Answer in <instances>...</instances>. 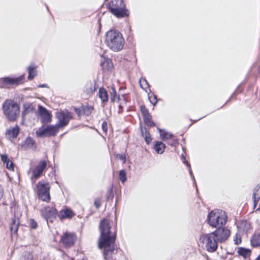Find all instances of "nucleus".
Returning a JSON list of instances; mask_svg holds the SVG:
<instances>
[{"label": "nucleus", "instance_id": "nucleus-1", "mask_svg": "<svg viewBox=\"0 0 260 260\" xmlns=\"http://www.w3.org/2000/svg\"><path fill=\"white\" fill-rule=\"evenodd\" d=\"M101 236L99 240L100 248H104V255L107 259L114 251L116 233L111 232V226L109 220L103 219L100 224Z\"/></svg>", "mask_w": 260, "mask_h": 260}, {"label": "nucleus", "instance_id": "nucleus-2", "mask_svg": "<svg viewBox=\"0 0 260 260\" xmlns=\"http://www.w3.org/2000/svg\"><path fill=\"white\" fill-rule=\"evenodd\" d=\"M105 42L107 47L114 52L121 51L125 43L121 32L115 29H110L106 32Z\"/></svg>", "mask_w": 260, "mask_h": 260}, {"label": "nucleus", "instance_id": "nucleus-3", "mask_svg": "<svg viewBox=\"0 0 260 260\" xmlns=\"http://www.w3.org/2000/svg\"><path fill=\"white\" fill-rule=\"evenodd\" d=\"M3 113L10 121H15L19 117L20 107L19 105L12 100H6L2 105Z\"/></svg>", "mask_w": 260, "mask_h": 260}, {"label": "nucleus", "instance_id": "nucleus-4", "mask_svg": "<svg viewBox=\"0 0 260 260\" xmlns=\"http://www.w3.org/2000/svg\"><path fill=\"white\" fill-rule=\"evenodd\" d=\"M227 215L225 211L219 209H214L208 215V223L212 227L222 226L227 222Z\"/></svg>", "mask_w": 260, "mask_h": 260}, {"label": "nucleus", "instance_id": "nucleus-5", "mask_svg": "<svg viewBox=\"0 0 260 260\" xmlns=\"http://www.w3.org/2000/svg\"><path fill=\"white\" fill-rule=\"evenodd\" d=\"M109 9L117 18H123L128 15L123 0H112L109 4Z\"/></svg>", "mask_w": 260, "mask_h": 260}, {"label": "nucleus", "instance_id": "nucleus-6", "mask_svg": "<svg viewBox=\"0 0 260 260\" xmlns=\"http://www.w3.org/2000/svg\"><path fill=\"white\" fill-rule=\"evenodd\" d=\"M200 241L203 243L204 249L209 252H214L217 249L218 241L212 233L202 235Z\"/></svg>", "mask_w": 260, "mask_h": 260}, {"label": "nucleus", "instance_id": "nucleus-7", "mask_svg": "<svg viewBox=\"0 0 260 260\" xmlns=\"http://www.w3.org/2000/svg\"><path fill=\"white\" fill-rule=\"evenodd\" d=\"M37 187L39 199L44 202H49L50 200V187L49 183L44 181H40L38 183Z\"/></svg>", "mask_w": 260, "mask_h": 260}, {"label": "nucleus", "instance_id": "nucleus-8", "mask_svg": "<svg viewBox=\"0 0 260 260\" xmlns=\"http://www.w3.org/2000/svg\"><path fill=\"white\" fill-rule=\"evenodd\" d=\"M56 117L58 120V123L56 124L60 128L63 127L68 124L72 118V115L68 110H64L57 112Z\"/></svg>", "mask_w": 260, "mask_h": 260}, {"label": "nucleus", "instance_id": "nucleus-9", "mask_svg": "<svg viewBox=\"0 0 260 260\" xmlns=\"http://www.w3.org/2000/svg\"><path fill=\"white\" fill-rule=\"evenodd\" d=\"M59 127L56 125H47L45 128H40L36 132L38 137L54 136L58 132Z\"/></svg>", "mask_w": 260, "mask_h": 260}, {"label": "nucleus", "instance_id": "nucleus-10", "mask_svg": "<svg viewBox=\"0 0 260 260\" xmlns=\"http://www.w3.org/2000/svg\"><path fill=\"white\" fill-rule=\"evenodd\" d=\"M47 166V163L46 161L41 160L34 169H30L28 173L30 172H32V174L31 177V180L32 183H35L36 180L41 176Z\"/></svg>", "mask_w": 260, "mask_h": 260}, {"label": "nucleus", "instance_id": "nucleus-11", "mask_svg": "<svg viewBox=\"0 0 260 260\" xmlns=\"http://www.w3.org/2000/svg\"><path fill=\"white\" fill-rule=\"evenodd\" d=\"M76 240L74 233L66 232L61 236L60 242L65 248H69L74 245Z\"/></svg>", "mask_w": 260, "mask_h": 260}, {"label": "nucleus", "instance_id": "nucleus-12", "mask_svg": "<svg viewBox=\"0 0 260 260\" xmlns=\"http://www.w3.org/2000/svg\"><path fill=\"white\" fill-rule=\"evenodd\" d=\"M230 231L226 228L219 227L215 231L212 232L218 242H223L226 241L230 235Z\"/></svg>", "mask_w": 260, "mask_h": 260}, {"label": "nucleus", "instance_id": "nucleus-13", "mask_svg": "<svg viewBox=\"0 0 260 260\" xmlns=\"http://www.w3.org/2000/svg\"><path fill=\"white\" fill-rule=\"evenodd\" d=\"M57 213V210L55 208L50 206L46 207L41 210L42 216L47 221L49 220L52 221V219L55 218Z\"/></svg>", "mask_w": 260, "mask_h": 260}, {"label": "nucleus", "instance_id": "nucleus-14", "mask_svg": "<svg viewBox=\"0 0 260 260\" xmlns=\"http://www.w3.org/2000/svg\"><path fill=\"white\" fill-rule=\"evenodd\" d=\"M24 79V75H22L19 77L11 78L5 77L2 79V82L6 85H18L23 83Z\"/></svg>", "mask_w": 260, "mask_h": 260}, {"label": "nucleus", "instance_id": "nucleus-15", "mask_svg": "<svg viewBox=\"0 0 260 260\" xmlns=\"http://www.w3.org/2000/svg\"><path fill=\"white\" fill-rule=\"evenodd\" d=\"M110 99L112 103L119 102L123 100V103H125V99L123 95L120 96L117 95L116 91L114 87H112L110 91Z\"/></svg>", "mask_w": 260, "mask_h": 260}, {"label": "nucleus", "instance_id": "nucleus-16", "mask_svg": "<svg viewBox=\"0 0 260 260\" xmlns=\"http://www.w3.org/2000/svg\"><path fill=\"white\" fill-rule=\"evenodd\" d=\"M39 112L43 123H46L51 121L50 114L46 108L42 106H40Z\"/></svg>", "mask_w": 260, "mask_h": 260}, {"label": "nucleus", "instance_id": "nucleus-17", "mask_svg": "<svg viewBox=\"0 0 260 260\" xmlns=\"http://www.w3.org/2000/svg\"><path fill=\"white\" fill-rule=\"evenodd\" d=\"M19 225V218L14 216L12 218L11 222L10 224V230L11 233L14 234H17Z\"/></svg>", "mask_w": 260, "mask_h": 260}, {"label": "nucleus", "instance_id": "nucleus-18", "mask_svg": "<svg viewBox=\"0 0 260 260\" xmlns=\"http://www.w3.org/2000/svg\"><path fill=\"white\" fill-rule=\"evenodd\" d=\"M19 133V127L16 125L11 129H8L6 132V136L8 139L11 140V139H15Z\"/></svg>", "mask_w": 260, "mask_h": 260}, {"label": "nucleus", "instance_id": "nucleus-19", "mask_svg": "<svg viewBox=\"0 0 260 260\" xmlns=\"http://www.w3.org/2000/svg\"><path fill=\"white\" fill-rule=\"evenodd\" d=\"M101 66L104 71H110L113 68L112 60L106 57H104V60L101 61Z\"/></svg>", "mask_w": 260, "mask_h": 260}, {"label": "nucleus", "instance_id": "nucleus-20", "mask_svg": "<svg viewBox=\"0 0 260 260\" xmlns=\"http://www.w3.org/2000/svg\"><path fill=\"white\" fill-rule=\"evenodd\" d=\"M73 211L70 209H65L61 210L59 214L60 219H64L67 218H71L75 215Z\"/></svg>", "mask_w": 260, "mask_h": 260}, {"label": "nucleus", "instance_id": "nucleus-21", "mask_svg": "<svg viewBox=\"0 0 260 260\" xmlns=\"http://www.w3.org/2000/svg\"><path fill=\"white\" fill-rule=\"evenodd\" d=\"M239 233H246L250 229V223L246 220L241 221L237 225Z\"/></svg>", "mask_w": 260, "mask_h": 260}, {"label": "nucleus", "instance_id": "nucleus-22", "mask_svg": "<svg viewBox=\"0 0 260 260\" xmlns=\"http://www.w3.org/2000/svg\"><path fill=\"white\" fill-rule=\"evenodd\" d=\"M99 97L103 103H106L108 101V94L107 90L103 87L100 88L99 90Z\"/></svg>", "mask_w": 260, "mask_h": 260}, {"label": "nucleus", "instance_id": "nucleus-23", "mask_svg": "<svg viewBox=\"0 0 260 260\" xmlns=\"http://www.w3.org/2000/svg\"><path fill=\"white\" fill-rule=\"evenodd\" d=\"M36 66L34 64H31L27 68L28 72V80H31L37 75V71L35 70Z\"/></svg>", "mask_w": 260, "mask_h": 260}, {"label": "nucleus", "instance_id": "nucleus-24", "mask_svg": "<svg viewBox=\"0 0 260 260\" xmlns=\"http://www.w3.org/2000/svg\"><path fill=\"white\" fill-rule=\"evenodd\" d=\"M166 148L165 144H164L162 142L157 141L156 142L154 149L156 152L158 154H162L165 151Z\"/></svg>", "mask_w": 260, "mask_h": 260}, {"label": "nucleus", "instance_id": "nucleus-25", "mask_svg": "<svg viewBox=\"0 0 260 260\" xmlns=\"http://www.w3.org/2000/svg\"><path fill=\"white\" fill-rule=\"evenodd\" d=\"M160 136L163 141H167L172 138L173 135L169 132L166 131L165 129H161L158 128Z\"/></svg>", "mask_w": 260, "mask_h": 260}, {"label": "nucleus", "instance_id": "nucleus-26", "mask_svg": "<svg viewBox=\"0 0 260 260\" xmlns=\"http://www.w3.org/2000/svg\"><path fill=\"white\" fill-rule=\"evenodd\" d=\"M141 130L142 135L144 137L146 143L149 144L152 140L150 133L145 127H141Z\"/></svg>", "mask_w": 260, "mask_h": 260}, {"label": "nucleus", "instance_id": "nucleus-27", "mask_svg": "<svg viewBox=\"0 0 260 260\" xmlns=\"http://www.w3.org/2000/svg\"><path fill=\"white\" fill-rule=\"evenodd\" d=\"M251 245L253 247L260 246V233L254 235L251 239Z\"/></svg>", "mask_w": 260, "mask_h": 260}, {"label": "nucleus", "instance_id": "nucleus-28", "mask_svg": "<svg viewBox=\"0 0 260 260\" xmlns=\"http://www.w3.org/2000/svg\"><path fill=\"white\" fill-rule=\"evenodd\" d=\"M33 110V108L31 105L29 103H26L23 105V110L22 111V116L24 117L27 114L31 112Z\"/></svg>", "mask_w": 260, "mask_h": 260}, {"label": "nucleus", "instance_id": "nucleus-29", "mask_svg": "<svg viewBox=\"0 0 260 260\" xmlns=\"http://www.w3.org/2000/svg\"><path fill=\"white\" fill-rule=\"evenodd\" d=\"M93 109V107L89 105H83L82 106V113L83 115L88 116L91 113Z\"/></svg>", "mask_w": 260, "mask_h": 260}, {"label": "nucleus", "instance_id": "nucleus-30", "mask_svg": "<svg viewBox=\"0 0 260 260\" xmlns=\"http://www.w3.org/2000/svg\"><path fill=\"white\" fill-rule=\"evenodd\" d=\"M250 250L248 249L243 247H239L238 249V253L240 255L243 256L244 257H247L250 254Z\"/></svg>", "mask_w": 260, "mask_h": 260}, {"label": "nucleus", "instance_id": "nucleus-31", "mask_svg": "<svg viewBox=\"0 0 260 260\" xmlns=\"http://www.w3.org/2000/svg\"><path fill=\"white\" fill-rule=\"evenodd\" d=\"M181 158L184 164H185L187 166V167H188V171H189L190 175L191 177L192 178V180L195 182V179H194V176L192 174V171H191V169L190 168V164L187 160H185V156H184L183 154L181 155Z\"/></svg>", "mask_w": 260, "mask_h": 260}, {"label": "nucleus", "instance_id": "nucleus-32", "mask_svg": "<svg viewBox=\"0 0 260 260\" xmlns=\"http://www.w3.org/2000/svg\"><path fill=\"white\" fill-rule=\"evenodd\" d=\"M144 123L146 125L150 127H153L155 125V123L151 120V115H149L148 116H146L143 118Z\"/></svg>", "mask_w": 260, "mask_h": 260}, {"label": "nucleus", "instance_id": "nucleus-33", "mask_svg": "<svg viewBox=\"0 0 260 260\" xmlns=\"http://www.w3.org/2000/svg\"><path fill=\"white\" fill-rule=\"evenodd\" d=\"M252 198L256 199V201L260 199V186H256L254 189L252 194Z\"/></svg>", "mask_w": 260, "mask_h": 260}, {"label": "nucleus", "instance_id": "nucleus-34", "mask_svg": "<svg viewBox=\"0 0 260 260\" xmlns=\"http://www.w3.org/2000/svg\"><path fill=\"white\" fill-rule=\"evenodd\" d=\"M35 144V141L30 137L27 138L24 141V145L28 148H32Z\"/></svg>", "mask_w": 260, "mask_h": 260}, {"label": "nucleus", "instance_id": "nucleus-35", "mask_svg": "<svg viewBox=\"0 0 260 260\" xmlns=\"http://www.w3.org/2000/svg\"><path fill=\"white\" fill-rule=\"evenodd\" d=\"M119 178L122 183H124L126 179V172L124 170H121L119 172Z\"/></svg>", "mask_w": 260, "mask_h": 260}, {"label": "nucleus", "instance_id": "nucleus-36", "mask_svg": "<svg viewBox=\"0 0 260 260\" xmlns=\"http://www.w3.org/2000/svg\"><path fill=\"white\" fill-rule=\"evenodd\" d=\"M148 99L150 102L153 105L155 106L157 102V99L156 95L153 93L148 94Z\"/></svg>", "mask_w": 260, "mask_h": 260}, {"label": "nucleus", "instance_id": "nucleus-37", "mask_svg": "<svg viewBox=\"0 0 260 260\" xmlns=\"http://www.w3.org/2000/svg\"><path fill=\"white\" fill-rule=\"evenodd\" d=\"M139 83L141 87L144 90H146L149 87V84L145 79L141 78L139 80Z\"/></svg>", "mask_w": 260, "mask_h": 260}, {"label": "nucleus", "instance_id": "nucleus-38", "mask_svg": "<svg viewBox=\"0 0 260 260\" xmlns=\"http://www.w3.org/2000/svg\"><path fill=\"white\" fill-rule=\"evenodd\" d=\"M140 110L143 118L146 116H148L149 115H150V113H149L148 109L146 108L145 106H141Z\"/></svg>", "mask_w": 260, "mask_h": 260}, {"label": "nucleus", "instance_id": "nucleus-39", "mask_svg": "<svg viewBox=\"0 0 260 260\" xmlns=\"http://www.w3.org/2000/svg\"><path fill=\"white\" fill-rule=\"evenodd\" d=\"M168 144L172 146H174L176 144L178 143L177 139L174 136H173L172 138H171L170 140H168Z\"/></svg>", "mask_w": 260, "mask_h": 260}, {"label": "nucleus", "instance_id": "nucleus-40", "mask_svg": "<svg viewBox=\"0 0 260 260\" xmlns=\"http://www.w3.org/2000/svg\"><path fill=\"white\" fill-rule=\"evenodd\" d=\"M29 226L31 229H36L38 226V224L34 219H30L29 220Z\"/></svg>", "mask_w": 260, "mask_h": 260}, {"label": "nucleus", "instance_id": "nucleus-41", "mask_svg": "<svg viewBox=\"0 0 260 260\" xmlns=\"http://www.w3.org/2000/svg\"><path fill=\"white\" fill-rule=\"evenodd\" d=\"M116 157L119 159L120 160H122L123 163H125L126 161V157L125 155L124 154H117L116 155Z\"/></svg>", "mask_w": 260, "mask_h": 260}, {"label": "nucleus", "instance_id": "nucleus-42", "mask_svg": "<svg viewBox=\"0 0 260 260\" xmlns=\"http://www.w3.org/2000/svg\"><path fill=\"white\" fill-rule=\"evenodd\" d=\"M5 165L8 169L10 170H14V164L11 160H10L9 161L7 162V163H6Z\"/></svg>", "mask_w": 260, "mask_h": 260}, {"label": "nucleus", "instance_id": "nucleus-43", "mask_svg": "<svg viewBox=\"0 0 260 260\" xmlns=\"http://www.w3.org/2000/svg\"><path fill=\"white\" fill-rule=\"evenodd\" d=\"M23 258V260H33L32 255L28 252L24 254Z\"/></svg>", "mask_w": 260, "mask_h": 260}, {"label": "nucleus", "instance_id": "nucleus-44", "mask_svg": "<svg viewBox=\"0 0 260 260\" xmlns=\"http://www.w3.org/2000/svg\"><path fill=\"white\" fill-rule=\"evenodd\" d=\"M82 110V106L80 108H75V111L79 117H81L82 115H83L82 113V110Z\"/></svg>", "mask_w": 260, "mask_h": 260}, {"label": "nucleus", "instance_id": "nucleus-45", "mask_svg": "<svg viewBox=\"0 0 260 260\" xmlns=\"http://www.w3.org/2000/svg\"><path fill=\"white\" fill-rule=\"evenodd\" d=\"M2 160L3 161L4 164L7 163V162L9 161L10 160L9 159L8 157L6 154H3L1 155Z\"/></svg>", "mask_w": 260, "mask_h": 260}, {"label": "nucleus", "instance_id": "nucleus-46", "mask_svg": "<svg viewBox=\"0 0 260 260\" xmlns=\"http://www.w3.org/2000/svg\"><path fill=\"white\" fill-rule=\"evenodd\" d=\"M118 103L119 104V106H118V108H119L118 113H120L122 111L123 105L124 104H125L126 102L125 103H123V100H122V101H120V102H119Z\"/></svg>", "mask_w": 260, "mask_h": 260}, {"label": "nucleus", "instance_id": "nucleus-47", "mask_svg": "<svg viewBox=\"0 0 260 260\" xmlns=\"http://www.w3.org/2000/svg\"><path fill=\"white\" fill-rule=\"evenodd\" d=\"M94 205L96 209H98L101 205V200L100 199H96L94 202Z\"/></svg>", "mask_w": 260, "mask_h": 260}, {"label": "nucleus", "instance_id": "nucleus-48", "mask_svg": "<svg viewBox=\"0 0 260 260\" xmlns=\"http://www.w3.org/2000/svg\"><path fill=\"white\" fill-rule=\"evenodd\" d=\"M102 129L104 132H106L107 131V123L104 121L102 124Z\"/></svg>", "mask_w": 260, "mask_h": 260}, {"label": "nucleus", "instance_id": "nucleus-49", "mask_svg": "<svg viewBox=\"0 0 260 260\" xmlns=\"http://www.w3.org/2000/svg\"><path fill=\"white\" fill-rule=\"evenodd\" d=\"M38 87L39 88H44V87H47L48 86H47V84H40L39 85H38Z\"/></svg>", "mask_w": 260, "mask_h": 260}, {"label": "nucleus", "instance_id": "nucleus-50", "mask_svg": "<svg viewBox=\"0 0 260 260\" xmlns=\"http://www.w3.org/2000/svg\"><path fill=\"white\" fill-rule=\"evenodd\" d=\"M253 205H254V208H255L257 204L258 203L259 200H257L256 201V199H253Z\"/></svg>", "mask_w": 260, "mask_h": 260}, {"label": "nucleus", "instance_id": "nucleus-51", "mask_svg": "<svg viewBox=\"0 0 260 260\" xmlns=\"http://www.w3.org/2000/svg\"><path fill=\"white\" fill-rule=\"evenodd\" d=\"M255 260H260V254L258 255V256Z\"/></svg>", "mask_w": 260, "mask_h": 260}, {"label": "nucleus", "instance_id": "nucleus-52", "mask_svg": "<svg viewBox=\"0 0 260 260\" xmlns=\"http://www.w3.org/2000/svg\"><path fill=\"white\" fill-rule=\"evenodd\" d=\"M235 243H236V244H238V242H237V241H236V242H235Z\"/></svg>", "mask_w": 260, "mask_h": 260}, {"label": "nucleus", "instance_id": "nucleus-53", "mask_svg": "<svg viewBox=\"0 0 260 260\" xmlns=\"http://www.w3.org/2000/svg\"><path fill=\"white\" fill-rule=\"evenodd\" d=\"M234 94V93H233V95H232L231 98H232V96H233Z\"/></svg>", "mask_w": 260, "mask_h": 260}, {"label": "nucleus", "instance_id": "nucleus-54", "mask_svg": "<svg viewBox=\"0 0 260 260\" xmlns=\"http://www.w3.org/2000/svg\"><path fill=\"white\" fill-rule=\"evenodd\" d=\"M259 208H260V207H259V208H257V210H259Z\"/></svg>", "mask_w": 260, "mask_h": 260}, {"label": "nucleus", "instance_id": "nucleus-55", "mask_svg": "<svg viewBox=\"0 0 260 260\" xmlns=\"http://www.w3.org/2000/svg\"><path fill=\"white\" fill-rule=\"evenodd\" d=\"M83 260H87V259H83Z\"/></svg>", "mask_w": 260, "mask_h": 260}]
</instances>
